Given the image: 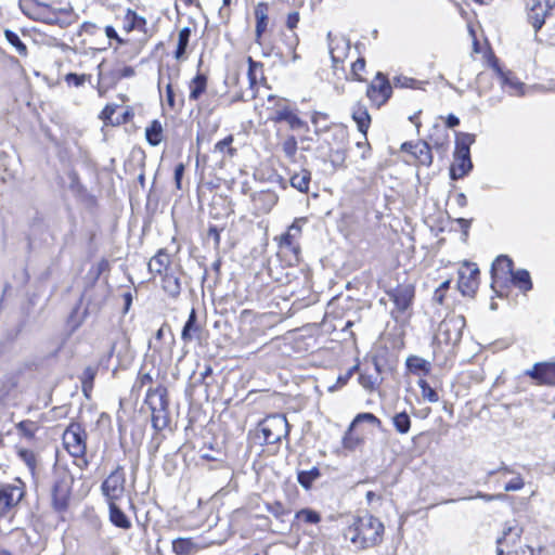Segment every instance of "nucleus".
Returning a JSON list of instances; mask_svg holds the SVG:
<instances>
[{
  "label": "nucleus",
  "instance_id": "nucleus-1",
  "mask_svg": "<svg viewBox=\"0 0 555 555\" xmlns=\"http://www.w3.org/2000/svg\"><path fill=\"white\" fill-rule=\"evenodd\" d=\"M393 307L390 315L399 326L398 345H402L403 327L408 324L412 314V305L415 296V288L412 283H402L395 288L387 291Z\"/></svg>",
  "mask_w": 555,
  "mask_h": 555
},
{
  "label": "nucleus",
  "instance_id": "nucleus-2",
  "mask_svg": "<svg viewBox=\"0 0 555 555\" xmlns=\"http://www.w3.org/2000/svg\"><path fill=\"white\" fill-rule=\"evenodd\" d=\"M383 532L384 525L379 519L365 514L354 522L350 540L358 548H366L379 543Z\"/></svg>",
  "mask_w": 555,
  "mask_h": 555
},
{
  "label": "nucleus",
  "instance_id": "nucleus-3",
  "mask_svg": "<svg viewBox=\"0 0 555 555\" xmlns=\"http://www.w3.org/2000/svg\"><path fill=\"white\" fill-rule=\"evenodd\" d=\"M288 434V423L283 415H271L264 418L258 426V437L266 444L279 442Z\"/></svg>",
  "mask_w": 555,
  "mask_h": 555
},
{
  "label": "nucleus",
  "instance_id": "nucleus-4",
  "mask_svg": "<svg viewBox=\"0 0 555 555\" xmlns=\"http://www.w3.org/2000/svg\"><path fill=\"white\" fill-rule=\"evenodd\" d=\"M473 134H462L456 141V150L454 153V162L451 166V176L453 179L464 177L472 169L469 157V145L474 142Z\"/></svg>",
  "mask_w": 555,
  "mask_h": 555
},
{
  "label": "nucleus",
  "instance_id": "nucleus-5",
  "mask_svg": "<svg viewBox=\"0 0 555 555\" xmlns=\"http://www.w3.org/2000/svg\"><path fill=\"white\" fill-rule=\"evenodd\" d=\"M380 425V421L372 413H361L349 425V448L361 443L367 435Z\"/></svg>",
  "mask_w": 555,
  "mask_h": 555
},
{
  "label": "nucleus",
  "instance_id": "nucleus-6",
  "mask_svg": "<svg viewBox=\"0 0 555 555\" xmlns=\"http://www.w3.org/2000/svg\"><path fill=\"white\" fill-rule=\"evenodd\" d=\"M464 327L465 319L463 315H449L439 324L436 338L439 343L455 345L461 340Z\"/></svg>",
  "mask_w": 555,
  "mask_h": 555
},
{
  "label": "nucleus",
  "instance_id": "nucleus-7",
  "mask_svg": "<svg viewBox=\"0 0 555 555\" xmlns=\"http://www.w3.org/2000/svg\"><path fill=\"white\" fill-rule=\"evenodd\" d=\"M524 527L517 520L505 521L501 534L496 538V555H506L507 550H513L521 544Z\"/></svg>",
  "mask_w": 555,
  "mask_h": 555
},
{
  "label": "nucleus",
  "instance_id": "nucleus-8",
  "mask_svg": "<svg viewBox=\"0 0 555 555\" xmlns=\"http://www.w3.org/2000/svg\"><path fill=\"white\" fill-rule=\"evenodd\" d=\"M87 434L78 423L70 424L63 434V443L68 453L74 457H81L86 453Z\"/></svg>",
  "mask_w": 555,
  "mask_h": 555
},
{
  "label": "nucleus",
  "instance_id": "nucleus-9",
  "mask_svg": "<svg viewBox=\"0 0 555 555\" xmlns=\"http://www.w3.org/2000/svg\"><path fill=\"white\" fill-rule=\"evenodd\" d=\"M125 482V473L120 467L112 472L103 481L101 489L108 503L116 502L124 496Z\"/></svg>",
  "mask_w": 555,
  "mask_h": 555
},
{
  "label": "nucleus",
  "instance_id": "nucleus-10",
  "mask_svg": "<svg viewBox=\"0 0 555 555\" xmlns=\"http://www.w3.org/2000/svg\"><path fill=\"white\" fill-rule=\"evenodd\" d=\"M109 296V286L104 282L94 283L92 286L87 288L82 295V299L86 301V309L89 312L99 311L106 302Z\"/></svg>",
  "mask_w": 555,
  "mask_h": 555
},
{
  "label": "nucleus",
  "instance_id": "nucleus-11",
  "mask_svg": "<svg viewBox=\"0 0 555 555\" xmlns=\"http://www.w3.org/2000/svg\"><path fill=\"white\" fill-rule=\"evenodd\" d=\"M479 269L474 263H464L459 270V289L464 296H473L478 288Z\"/></svg>",
  "mask_w": 555,
  "mask_h": 555
},
{
  "label": "nucleus",
  "instance_id": "nucleus-12",
  "mask_svg": "<svg viewBox=\"0 0 555 555\" xmlns=\"http://www.w3.org/2000/svg\"><path fill=\"white\" fill-rule=\"evenodd\" d=\"M307 223V218L301 217L294 220L288 227L286 233L281 235L279 246L283 249L292 251L295 256L299 254V237L301 236L302 227Z\"/></svg>",
  "mask_w": 555,
  "mask_h": 555
},
{
  "label": "nucleus",
  "instance_id": "nucleus-13",
  "mask_svg": "<svg viewBox=\"0 0 555 555\" xmlns=\"http://www.w3.org/2000/svg\"><path fill=\"white\" fill-rule=\"evenodd\" d=\"M528 20L534 30H539L545 23L546 16L553 9L552 0H527Z\"/></svg>",
  "mask_w": 555,
  "mask_h": 555
},
{
  "label": "nucleus",
  "instance_id": "nucleus-14",
  "mask_svg": "<svg viewBox=\"0 0 555 555\" xmlns=\"http://www.w3.org/2000/svg\"><path fill=\"white\" fill-rule=\"evenodd\" d=\"M327 40L334 73L337 74L338 72H341L344 74V63L347 57V41L344 37H334L331 31L327 34Z\"/></svg>",
  "mask_w": 555,
  "mask_h": 555
},
{
  "label": "nucleus",
  "instance_id": "nucleus-15",
  "mask_svg": "<svg viewBox=\"0 0 555 555\" xmlns=\"http://www.w3.org/2000/svg\"><path fill=\"white\" fill-rule=\"evenodd\" d=\"M72 493V477L65 474L53 486L52 504L56 511H64L68 506Z\"/></svg>",
  "mask_w": 555,
  "mask_h": 555
},
{
  "label": "nucleus",
  "instance_id": "nucleus-16",
  "mask_svg": "<svg viewBox=\"0 0 555 555\" xmlns=\"http://www.w3.org/2000/svg\"><path fill=\"white\" fill-rule=\"evenodd\" d=\"M24 496L22 482L17 480L16 485H5L0 489V514H7L10 508L16 506Z\"/></svg>",
  "mask_w": 555,
  "mask_h": 555
},
{
  "label": "nucleus",
  "instance_id": "nucleus-17",
  "mask_svg": "<svg viewBox=\"0 0 555 555\" xmlns=\"http://www.w3.org/2000/svg\"><path fill=\"white\" fill-rule=\"evenodd\" d=\"M391 91L388 79L382 73H377L374 81L369 86L366 93L374 103L382 105L390 98Z\"/></svg>",
  "mask_w": 555,
  "mask_h": 555
},
{
  "label": "nucleus",
  "instance_id": "nucleus-18",
  "mask_svg": "<svg viewBox=\"0 0 555 555\" xmlns=\"http://www.w3.org/2000/svg\"><path fill=\"white\" fill-rule=\"evenodd\" d=\"M525 374L539 385L555 386V362H538Z\"/></svg>",
  "mask_w": 555,
  "mask_h": 555
},
{
  "label": "nucleus",
  "instance_id": "nucleus-19",
  "mask_svg": "<svg viewBox=\"0 0 555 555\" xmlns=\"http://www.w3.org/2000/svg\"><path fill=\"white\" fill-rule=\"evenodd\" d=\"M172 552L176 555H195L209 546L203 538H177L172 541Z\"/></svg>",
  "mask_w": 555,
  "mask_h": 555
},
{
  "label": "nucleus",
  "instance_id": "nucleus-20",
  "mask_svg": "<svg viewBox=\"0 0 555 555\" xmlns=\"http://www.w3.org/2000/svg\"><path fill=\"white\" fill-rule=\"evenodd\" d=\"M495 77L499 79L502 88L512 95L524 94V83L519 81L511 72H504L496 61L491 64Z\"/></svg>",
  "mask_w": 555,
  "mask_h": 555
},
{
  "label": "nucleus",
  "instance_id": "nucleus-21",
  "mask_svg": "<svg viewBox=\"0 0 555 555\" xmlns=\"http://www.w3.org/2000/svg\"><path fill=\"white\" fill-rule=\"evenodd\" d=\"M492 287L509 282L514 271L513 261L507 256H499L492 263Z\"/></svg>",
  "mask_w": 555,
  "mask_h": 555
},
{
  "label": "nucleus",
  "instance_id": "nucleus-22",
  "mask_svg": "<svg viewBox=\"0 0 555 555\" xmlns=\"http://www.w3.org/2000/svg\"><path fill=\"white\" fill-rule=\"evenodd\" d=\"M401 150L410 152L421 165L429 166L433 162L430 149L425 142L415 144L405 142L401 145Z\"/></svg>",
  "mask_w": 555,
  "mask_h": 555
},
{
  "label": "nucleus",
  "instance_id": "nucleus-23",
  "mask_svg": "<svg viewBox=\"0 0 555 555\" xmlns=\"http://www.w3.org/2000/svg\"><path fill=\"white\" fill-rule=\"evenodd\" d=\"M233 135L229 134L214 145L212 153L219 156L221 164H224L228 159H231L236 155L237 150L233 147Z\"/></svg>",
  "mask_w": 555,
  "mask_h": 555
},
{
  "label": "nucleus",
  "instance_id": "nucleus-24",
  "mask_svg": "<svg viewBox=\"0 0 555 555\" xmlns=\"http://www.w3.org/2000/svg\"><path fill=\"white\" fill-rule=\"evenodd\" d=\"M268 13L269 5L266 2H259L255 7V18H256V42L260 43V39L262 34L266 31L268 27Z\"/></svg>",
  "mask_w": 555,
  "mask_h": 555
},
{
  "label": "nucleus",
  "instance_id": "nucleus-25",
  "mask_svg": "<svg viewBox=\"0 0 555 555\" xmlns=\"http://www.w3.org/2000/svg\"><path fill=\"white\" fill-rule=\"evenodd\" d=\"M201 333V326L196 322V312L194 309L191 310L189 319L183 326L181 338L184 343H189L197 337Z\"/></svg>",
  "mask_w": 555,
  "mask_h": 555
},
{
  "label": "nucleus",
  "instance_id": "nucleus-26",
  "mask_svg": "<svg viewBox=\"0 0 555 555\" xmlns=\"http://www.w3.org/2000/svg\"><path fill=\"white\" fill-rule=\"evenodd\" d=\"M275 121H286L289 127L294 130L300 129L305 126V122L294 114L288 107H283L275 112L273 117Z\"/></svg>",
  "mask_w": 555,
  "mask_h": 555
},
{
  "label": "nucleus",
  "instance_id": "nucleus-27",
  "mask_svg": "<svg viewBox=\"0 0 555 555\" xmlns=\"http://www.w3.org/2000/svg\"><path fill=\"white\" fill-rule=\"evenodd\" d=\"M170 263V256L163 250H159L149 262V269L153 273L162 274L168 272V266Z\"/></svg>",
  "mask_w": 555,
  "mask_h": 555
},
{
  "label": "nucleus",
  "instance_id": "nucleus-28",
  "mask_svg": "<svg viewBox=\"0 0 555 555\" xmlns=\"http://www.w3.org/2000/svg\"><path fill=\"white\" fill-rule=\"evenodd\" d=\"M406 366L413 374L428 375L431 371L430 362L417 356L409 357L406 359Z\"/></svg>",
  "mask_w": 555,
  "mask_h": 555
},
{
  "label": "nucleus",
  "instance_id": "nucleus-29",
  "mask_svg": "<svg viewBox=\"0 0 555 555\" xmlns=\"http://www.w3.org/2000/svg\"><path fill=\"white\" fill-rule=\"evenodd\" d=\"M111 521L121 529H129L131 522L125 513L117 506L116 502L108 503Z\"/></svg>",
  "mask_w": 555,
  "mask_h": 555
},
{
  "label": "nucleus",
  "instance_id": "nucleus-30",
  "mask_svg": "<svg viewBox=\"0 0 555 555\" xmlns=\"http://www.w3.org/2000/svg\"><path fill=\"white\" fill-rule=\"evenodd\" d=\"M352 119L356 121L357 127L361 135L366 140V131L371 124V117L366 108L358 107L352 113Z\"/></svg>",
  "mask_w": 555,
  "mask_h": 555
},
{
  "label": "nucleus",
  "instance_id": "nucleus-31",
  "mask_svg": "<svg viewBox=\"0 0 555 555\" xmlns=\"http://www.w3.org/2000/svg\"><path fill=\"white\" fill-rule=\"evenodd\" d=\"M160 400V408L157 409L155 406H152V426L156 430H162L168 425V417L164 408L163 402V396L159 398Z\"/></svg>",
  "mask_w": 555,
  "mask_h": 555
},
{
  "label": "nucleus",
  "instance_id": "nucleus-32",
  "mask_svg": "<svg viewBox=\"0 0 555 555\" xmlns=\"http://www.w3.org/2000/svg\"><path fill=\"white\" fill-rule=\"evenodd\" d=\"M145 137L147 142L156 146L163 140V126L158 120H153L145 129Z\"/></svg>",
  "mask_w": 555,
  "mask_h": 555
},
{
  "label": "nucleus",
  "instance_id": "nucleus-33",
  "mask_svg": "<svg viewBox=\"0 0 555 555\" xmlns=\"http://www.w3.org/2000/svg\"><path fill=\"white\" fill-rule=\"evenodd\" d=\"M207 78L203 74H197L190 82V99L197 100L206 90Z\"/></svg>",
  "mask_w": 555,
  "mask_h": 555
},
{
  "label": "nucleus",
  "instance_id": "nucleus-34",
  "mask_svg": "<svg viewBox=\"0 0 555 555\" xmlns=\"http://www.w3.org/2000/svg\"><path fill=\"white\" fill-rule=\"evenodd\" d=\"M321 477V473L319 468L312 467L309 470H300L297 474V481L299 485L309 490L312 487V483Z\"/></svg>",
  "mask_w": 555,
  "mask_h": 555
},
{
  "label": "nucleus",
  "instance_id": "nucleus-35",
  "mask_svg": "<svg viewBox=\"0 0 555 555\" xmlns=\"http://www.w3.org/2000/svg\"><path fill=\"white\" fill-rule=\"evenodd\" d=\"M163 289L172 297L180 294V282L178 276L172 272H166L163 278Z\"/></svg>",
  "mask_w": 555,
  "mask_h": 555
},
{
  "label": "nucleus",
  "instance_id": "nucleus-36",
  "mask_svg": "<svg viewBox=\"0 0 555 555\" xmlns=\"http://www.w3.org/2000/svg\"><path fill=\"white\" fill-rule=\"evenodd\" d=\"M509 281L515 286H517L518 288H520L525 292L531 289V287H532L530 274L526 270H518V271L514 272L512 278L509 279Z\"/></svg>",
  "mask_w": 555,
  "mask_h": 555
},
{
  "label": "nucleus",
  "instance_id": "nucleus-37",
  "mask_svg": "<svg viewBox=\"0 0 555 555\" xmlns=\"http://www.w3.org/2000/svg\"><path fill=\"white\" fill-rule=\"evenodd\" d=\"M310 179V172L302 170L301 172L294 173L291 177V184L300 192H307L309 190Z\"/></svg>",
  "mask_w": 555,
  "mask_h": 555
},
{
  "label": "nucleus",
  "instance_id": "nucleus-38",
  "mask_svg": "<svg viewBox=\"0 0 555 555\" xmlns=\"http://www.w3.org/2000/svg\"><path fill=\"white\" fill-rule=\"evenodd\" d=\"M4 37L8 42L15 49L21 56H26L28 51L26 44L21 40L20 36L13 30L5 29Z\"/></svg>",
  "mask_w": 555,
  "mask_h": 555
},
{
  "label": "nucleus",
  "instance_id": "nucleus-39",
  "mask_svg": "<svg viewBox=\"0 0 555 555\" xmlns=\"http://www.w3.org/2000/svg\"><path fill=\"white\" fill-rule=\"evenodd\" d=\"M190 36L191 29L189 27H183L182 29H180L178 35V46L175 53V57L177 60L183 59L186 47L189 44Z\"/></svg>",
  "mask_w": 555,
  "mask_h": 555
},
{
  "label": "nucleus",
  "instance_id": "nucleus-40",
  "mask_svg": "<svg viewBox=\"0 0 555 555\" xmlns=\"http://www.w3.org/2000/svg\"><path fill=\"white\" fill-rule=\"evenodd\" d=\"M392 423L396 430L401 434H408L411 428V418L405 412L397 413L392 417Z\"/></svg>",
  "mask_w": 555,
  "mask_h": 555
},
{
  "label": "nucleus",
  "instance_id": "nucleus-41",
  "mask_svg": "<svg viewBox=\"0 0 555 555\" xmlns=\"http://www.w3.org/2000/svg\"><path fill=\"white\" fill-rule=\"evenodd\" d=\"M248 80L249 85L254 87L258 79L262 77V64L254 61L250 56L248 57Z\"/></svg>",
  "mask_w": 555,
  "mask_h": 555
},
{
  "label": "nucleus",
  "instance_id": "nucleus-42",
  "mask_svg": "<svg viewBox=\"0 0 555 555\" xmlns=\"http://www.w3.org/2000/svg\"><path fill=\"white\" fill-rule=\"evenodd\" d=\"M418 387L421 388L422 398L430 403H436L439 401V396L435 389H433L429 384L424 379L420 378L417 382Z\"/></svg>",
  "mask_w": 555,
  "mask_h": 555
},
{
  "label": "nucleus",
  "instance_id": "nucleus-43",
  "mask_svg": "<svg viewBox=\"0 0 555 555\" xmlns=\"http://www.w3.org/2000/svg\"><path fill=\"white\" fill-rule=\"evenodd\" d=\"M297 519H302L308 524H317L320 521V515L312 509L304 508L296 513Z\"/></svg>",
  "mask_w": 555,
  "mask_h": 555
},
{
  "label": "nucleus",
  "instance_id": "nucleus-44",
  "mask_svg": "<svg viewBox=\"0 0 555 555\" xmlns=\"http://www.w3.org/2000/svg\"><path fill=\"white\" fill-rule=\"evenodd\" d=\"M90 78H91L90 75H86V74L78 75L75 73H69V74L65 75L64 80L68 86L81 87Z\"/></svg>",
  "mask_w": 555,
  "mask_h": 555
},
{
  "label": "nucleus",
  "instance_id": "nucleus-45",
  "mask_svg": "<svg viewBox=\"0 0 555 555\" xmlns=\"http://www.w3.org/2000/svg\"><path fill=\"white\" fill-rule=\"evenodd\" d=\"M282 150L286 157L291 160H294V157L297 152V141L294 137H288L282 144Z\"/></svg>",
  "mask_w": 555,
  "mask_h": 555
},
{
  "label": "nucleus",
  "instance_id": "nucleus-46",
  "mask_svg": "<svg viewBox=\"0 0 555 555\" xmlns=\"http://www.w3.org/2000/svg\"><path fill=\"white\" fill-rule=\"evenodd\" d=\"M17 454L20 459L31 469H35L36 466V457L35 453L31 450L20 448L17 450Z\"/></svg>",
  "mask_w": 555,
  "mask_h": 555
},
{
  "label": "nucleus",
  "instance_id": "nucleus-47",
  "mask_svg": "<svg viewBox=\"0 0 555 555\" xmlns=\"http://www.w3.org/2000/svg\"><path fill=\"white\" fill-rule=\"evenodd\" d=\"M365 69V60L361 56H359L352 64H351V72L354 78L359 81L364 80V78L361 75V72H364Z\"/></svg>",
  "mask_w": 555,
  "mask_h": 555
},
{
  "label": "nucleus",
  "instance_id": "nucleus-48",
  "mask_svg": "<svg viewBox=\"0 0 555 555\" xmlns=\"http://www.w3.org/2000/svg\"><path fill=\"white\" fill-rule=\"evenodd\" d=\"M525 486L524 479L520 477V475H517L515 478H513L509 482H507L504 487L505 491H518L522 489Z\"/></svg>",
  "mask_w": 555,
  "mask_h": 555
},
{
  "label": "nucleus",
  "instance_id": "nucleus-49",
  "mask_svg": "<svg viewBox=\"0 0 555 555\" xmlns=\"http://www.w3.org/2000/svg\"><path fill=\"white\" fill-rule=\"evenodd\" d=\"M17 429L28 438H31L34 436L33 423L29 421L20 422L17 424Z\"/></svg>",
  "mask_w": 555,
  "mask_h": 555
},
{
  "label": "nucleus",
  "instance_id": "nucleus-50",
  "mask_svg": "<svg viewBox=\"0 0 555 555\" xmlns=\"http://www.w3.org/2000/svg\"><path fill=\"white\" fill-rule=\"evenodd\" d=\"M116 108L117 106L116 105H113V104H107L103 111L101 112V115L100 117L103 119V120H111L112 119V116L114 115V113L116 112Z\"/></svg>",
  "mask_w": 555,
  "mask_h": 555
},
{
  "label": "nucleus",
  "instance_id": "nucleus-51",
  "mask_svg": "<svg viewBox=\"0 0 555 555\" xmlns=\"http://www.w3.org/2000/svg\"><path fill=\"white\" fill-rule=\"evenodd\" d=\"M299 22V13L298 12H292L287 15L286 20V26L289 29H294Z\"/></svg>",
  "mask_w": 555,
  "mask_h": 555
},
{
  "label": "nucleus",
  "instance_id": "nucleus-52",
  "mask_svg": "<svg viewBox=\"0 0 555 555\" xmlns=\"http://www.w3.org/2000/svg\"><path fill=\"white\" fill-rule=\"evenodd\" d=\"M183 173H184V165L183 164L177 165L175 168V181H176L178 189L181 188V179L183 177Z\"/></svg>",
  "mask_w": 555,
  "mask_h": 555
},
{
  "label": "nucleus",
  "instance_id": "nucleus-53",
  "mask_svg": "<svg viewBox=\"0 0 555 555\" xmlns=\"http://www.w3.org/2000/svg\"><path fill=\"white\" fill-rule=\"evenodd\" d=\"M166 96H167L168 105L170 107H173L175 106V95H173V90H172V87L170 83H168L166 87Z\"/></svg>",
  "mask_w": 555,
  "mask_h": 555
},
{
  "label": "nucleus",
  "instance_id": "nucleus-54",
  "mask_svg": "<svg viewBox=\"0 0 555 555\" xmlns=\"http://www.w3.org/2000/svg\"><path fill=\"white\" fill-rule=\"evenodd\" d=\"M105 35L109 38V39H116L119 43H122V40L118 37L115 28L113 26H106L105 27Z\"/></svg>",
  "mask_w": 555,
  "mask_h": 555
},
{
  "label": "nucleus",
  "instance_id": "nucleus-55",
  "mask_svg": "<svg viewBox=\"0 0 555 555\" xmlns=\"http://www.w3.org/2000/svg\"><path fill=\"white\" fill-rule=\"evenodd\" d=\"M261 196L264 198L266 202H268L269 206L267 210H270L271 207L276 203V196L273 193H263Z\"/></svg>",
  "mask_w": 555,
  "mask_h": 555
},
{
  "label": "nucleus",
  "instance_id": "nucleus-56",
  "mask_svg": "<svg viewBox=\"0 0 555 555\" xmlns=\"http://www.w3.org/2000/svg\"><path fill=\"white\" fill-rule=\"evenodd\" d=\"M459 124H460V119L456 116H454L452 114H450L448 116V118H447V126L448 127L453 128V127L457 126Z\"/></svg>",
  "mask_w": 555,
  "mask_h": 555
},
{
  "label": "nucleus",
  "instance_id": "nucleus-57",
  "mask_svg": "<svg viewBox=\"0 0 555 555\" xmlns=\"http://www.w3.org/2000/svg\"><path fill=\"white\" fill-rule=\"evenodd\" d=\"M505 498L504 494H487L485 493V495L482 496V500L487 501V502H490V501H495V500H503Z\"/></svg>",
  "mask_w": 555,
  "mask_h": 555
},
{
  "label": "nucleus",
  "instance_id": "nucleus-58",
  "mask_svg": "<svg viewBox=\"0 0 555 555\" xmlns=\"http://www.w3.org/2000/svg\"><path fill=\"white\" fill-rule=\"evenodd\" d=\"M134 75V69L130 66H126L121 69V77H132Z\"/></svg>",
  "mask_w": 555,
  "mask_h": 555
},
{
  "label": "nucleus",
  "instance_id": "nucleus-59",
  "mask_svg": "<svg viewBox=\"0 0 555 555\" xmlns=\"http://www.w3.org/2000/svg\"><path fill=\"white\" fill-rule=\"evenodd\" d=\"M96 28V26L94 24H91V23H85L82 25V30L85 33H89V34H93V30Z\"/></svg>",
  "mask_w": 555,
  "mask_h": 555
},
{
  "label": "nucleus",
  "instance_id": "nucleus-60",
  "mask_svg": "<svg viewBox=\"0 0 555 555\" xmlns=\"http://www.w3.org/2000/svg\"><path fill=\"white\" fill-rule=\"evenodd\" d=\"M369 306L367 305H363V306H358L357 307V310H356V313L358 314V320L360 321L362 319V312L367 309Z\"/></svg>",
  "mask_w": 555,
  "mask_h": 555
},
{
  "label": "nucleus",
  "instance_id": "nucleus-61",
  "mask_svg": "<svg viewBox=\"0 0 555 555\" xmlns=\"http://www.w3.org/2000/svg\"><path fill=\"white\" fill-rule=\"evenodd\" d=\"M199 459L204 460V461H216L217 460L214 455H210L208 453H201Z\"/></svg>",
  "mask_w": 555,
  "mask_h": 555
},
{
  "label": "nucleus",
  "instance_id": "nucleus-62",
  "mask_svg": "<svg viewBox=\"0 0 555 555\" xmlns=\"http://www.w3.org/2000/svg\"><path fill=\"white\" fill-rule=\"evenodd\" d=\"M124 297H125V301H126V310H128L129 306L131 305V301H132V296L130 293H126Z\"/></svg>",
  "mask_w": 555,
  "mask_h": 555
},
{
  "label": "nucleus",
  "instance_id": "nucleus-63",
  "mask_svg": "<svg viewBox=\"0 0 555 555\" xmlns=\"http://www.w3.org/2000/svg\"><path fill=\"white\" fill-rule=\"evenodd\" d=\"M147 382H149V383H150V382H152V377L150 376V374H143V375L141 376V384H142V385H144V384H145V383H147Z\"/></svg>",
  "mask_w": 555,
  "mask_h": 555
},
{
  "label": "nucleus",
  "instance_id": "nucleus-64",
  "mask_svg": "<svg viewBox=\"0 0 555 555\" xmlns=\"http://www.w3.org/2000/svg\"><path fill=\"white\" fill-rule=\"evenodd\" d=\"M440 293V289H437L436 293H435V298L438 302H442V295L439 294Z\"/></svg>",
  "mask_w": 555,
  "mask_h": 555
}]
</instances>
